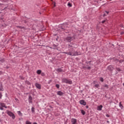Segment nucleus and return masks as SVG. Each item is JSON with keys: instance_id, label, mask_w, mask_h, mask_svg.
Instances as JSON below:
<instances>
[{"instance_id": "obj_1", "label": "nucleus", "mask_w": 124, "mask_h": 124, "mask_svg": "<svg viewBox=\"0 0 124 124\" xmlns=\"http://www.w3.org/2000/svg\"><path fill=\"white\" fill-rule=\"evenodd\" d=\"M68 48L69 49V51H69V52H63V54H67V55L68 56H72L73 57H75L76 56H78L79 55V53L77 51H73V49H74V47L73 46H72V44H70L69 45H68Z\"/></svg>"}, {"instance_id": "obj_2", "label": "nucleus", "mask_w": 124, "mask_h": 124, "mask_svg": "<svg viewBox=\"0 0 124 124\" xmlns=\"http://www.w3.org/2000/svg\"><path fill=\"white\" fill-rule=\"evenodd\" d=\"M62 83H66V84H69V85L72 84V80H68L66 78H63L62 79Z\"/></svg>"}, {"instance_id": "obj_3", "label": "nucleus", "mask_w": 124, "mask_h": 124, "mask_svg": "<svg viewBox=\"0 0 124 124\" xmlns=\"http://www.w3.org/2000/svg\"><path fill=\"white\" fill-rule=\"evenodd\" d=\"M7 115H8V116H9L10 117H11L13 120H15V118H16L15 114H14L13 112L9 110H7Z\"/></svg>"}, {"instance_id": "obj_4", "label": "nucleus", "mask_w": 124, "mask_h": 124, "mask_svg": "<svg viewBox=\"0 0 124 124\" xmlns=\"http://www.w3.org/2000/svg\"><path fill=\"white\" fill-rule=\"evenodd\" d=\"M66 28H67V24H64L62 26H61L60 28V31H65L66 30Z\"/></svg>"}, {"instance_id": "obj_5", "label": "nucleus", "mask_w": 124, "mask_h": 124, "mask_svg": "<svg viewBox=\"0 0 124 124\" xmlns=\"http://www.w3.org/2000/svg\"><path fill=\"white\" fill-rule=\"evenodd\" d=\"M73 37L71 36H67L66 38H65V40L67 41V42H71L72 41Z\"/></svg>"}, {"instance_id": "obj_6", "label": "nucleus", "mask_w": 124, "mask_h": 124, "mask_svg": "<svg viewBox=\"0 0 124 124\" xmlns=\"http://www.w3.org/2000/svg\"><path fill=\"white\" fill-rule=\"evenodd\" d=\"M3 107H5V104L0 103V110H3Z\"/></svg>"}, {"instance_id": "obj_7", "label": "nucleus", "mask_w": 124, "mask_h": 124, "mask_svg": "<svg viewBox=\"0 0 124 124\" xmlns=\"http://www.w3.org/2000/svg\"><path fill=\"white\" fill-rule=\"evenodd\" d=\"M35 86L37 89H38L39 90H41V85H40L39 83H36L35 84Z\"/></svg>"}, {"instance_id": "obj_8", "label": "nucleus", "mask_w": 124, "mask_h": 124, "mask_svg": "<svg viewBox=\"0 0 124 124\" xmlns=\"http://www.w3.org/2000/svg\"><path fill=\"white\" fill-rule=\"evenodd\" d=\"M79 103L80 104H81V105H83L84 106H86V105L87 104V103H86V102H85L84 100H80Z\"/></svg>"}, {"instance_id": "obj_9", "label": "nucleus", "mask_w": 124, "mask_h": 124, "mask_svg": "<svg viewBox=\"0 0 124 124\" xmlns=\"http://www.w3.org/2000/svg\"><path fill=\"white\" fill-rule=\"evenodd\" d=\"M72 124H77V120L76 119L72 118L71 119Z\"/></svg>"}, {"instance_id": "obj_10", "label": "nucleus", "mask_w": 124, "mask_h": 124, "mask_svg": "<svg viewBox=\"0 0 124 124\" xmlns=\"http://www.w3.org/2000/svg\"><path fill=\"white\" fill-rule=\"evenodd\" d=\"M28 101L29 103H32V97L31 95L29 96Z\"/></svg>"}, {"instance_id": "obj_11", "label": "nucleus", "mask_w": 124, "mask_h": 124, "mask_svg": "<svg viewBox=\"0 0 124 124\" xmlns=\"http://www.w3.org/2000/svg\"><path fill=\"white\" fill-rule=\"evenodd\" d=\"M4 89H3V86H2V82H0V91L3 92Z\"/></svg>"}, {"instance_id": "obj_12", "label": "nucleus", "mask_w": 124, "mask_h": 124, "mask_svg": "<svg viewBox=\"0 0 124 124\" xmlns=\"http://www.w3.org/2000/svg\"><path fill=\"white\" fill-rule=\"evenodd\" d=\"M113 69H114V68L111 65H109L108 67V70L109 71H113Z\"/></svg>"}, {"instance_id": "obj_13", "label": "nucleus", "mask_w": 124, "mask_h": 124, "mask_svg": "<svg viewBox=\"0 0 124 124\" xmlns=\"http://www.w3.org/2000/svg\"><path fill=\"white\" fill-rule=\"evenodd\" d=\"M102 107H103L102 105H100L99 106H97V110L98 111H101V110H102Z\"/></svg>"}, {"instance_id": "obj_14", "label": "nucleus", "mask_w": 124, "mask_h": 124, "mask_svg": "<svg viewBox=\"0 0 124 124\" xmlns=\"http://www.w3.org/2000/svg\"><path fill=\"white\" fill-rule=\"evenodd\" d=\"M56 71L58 72V73H60V72H64L63 70H62V68L57 69L56 70Z\"/></svg>"}, {"instance_id": "obj_15", "label": "nucleus", "mask_w": 124, "mask_h": 124, "mask_svg": "<svg viewBox=\"0 0 124 124\" xmlns=\"http://www.w3.org/2000/svg\"><path fill=\"white\" fill-rule=\"evenodd\" d=\"M57 94L60 96H62V95H63V93H62V91H58L57 92Z\"/></svg>"}, {"instance_id": "obj_16", "label": "nucleus", "mask_w": 124, "mask_h": 124, "mask_svg": "<svg viewBox=\"0 0 124 124\" xmlns=\"http://www.w3.org/2000/svg\"><path fill=\"white\" fill-rule=\"evenodd\" d=\"M119 106L120 107L121 109H124V106L122 104V102L119 103Z\"/></svg>"}, {"instance_id": "obj_17", "label": "nucleus", "mask_w": 124, "mask_h": 124, "mask_svg": "<svg viewBox=\"0 0 124 124\" xmlns=\"http://www.w3.org/2000/svg\"><path fill=\"white\" fill-rule=\"evenodd\" d=\"M106 14L104 13L103 15V17H105V16H107V15H108V14H109V12L108 11H106L105 12Z\"/></svg>"}, {"instance_id": "obj_18", "label": "nucleus", "mask_w": 124, "mask_h": 124, "mask_svg": "<svg viewBox=\"0 0 124 124\" xmlns=\"http://www.w3.org/2000/svg\"><path fill=\"white\" fill-rule=\"evenodd\" d=\"M17 114H18V115L20 116V117H22V116H23V113H22L21 112V111H17Z\"/></svg>"}, {"instance_id": "obj_19", "label": "nucleus", "mask_w": 124, "mask_h": 124, "mask_svg": "<svg viewBox=\"0 0 124 124\" xmlns=\"http://www.w3.org/2000/svg\"><path fill=\"white\" fill-rule=\"evenodd\" d=\"M41 72H42L41 70H38L36 72V73H37V74L40 75V74H41Z\"/></svg>"}, {"instance_id": "obj_20", "label": "nucleus", "mask_w": 124, "mask_h": 124, "mask_svg": "<svg viewBox=\"0 0 124 124\" xmlns=\"http://www.w3.org/2000/svg\"><path fill=\"white\" fill-rule=\"evenodd\" d=\"M80 111H81V114H82L83 115H85L86 112H85L84 110L81 109Z\"/></svg>"}, {"instance_id": "obj_21", "label": "nucleus", "mask_w": 124, "mask_h": 124, "mask_svg": "<svg viewBox=\"0 0 124 124\" xmlns=\"http://www.w3.org/2000/svg\"><path fill=\"white\" fill-rule=\"evenodd\" d=\"M52 46L53 47H52L53 49H55V48H57L58 47V46L55 45V44H53Z\"/></svg>"}, {"instance_id": "obj_22", "label": "nucleus", "mask_w": 124, "mask_h": 124, "mask_svg": "<svg viewBox=\"0 0 124 124\" xmlns=\"http://www.w3.org/2000/svg\"><path fill=\"white\" fill-rule=\"evenodd\" d=\"M104 88H106L107 89H109V86L107 84H105V85L103 86Z\"/></svg>"}, {"instance_id": "obj_23", "label": "nucleus", "mask_w": 124, "mask_h": 124, "mask_svg": "<svg viewBox=\"0 0 124 124\" xmlns=\"http://www.w3.org/2000/svg\"><path fill=\"white\" fill-rule=\"evenodd\" d=\"M31 110L32 113H35V110L34 108H32Z\"/></svg>"}, {"instance_id": "obj_24", "label": "nucleus", "mask_w": 124, "mask_h": 124, "mask_svg": "<svg viewBox=\"0 0 124 124\" xmlns=\"http://www.w3.org/2000/svg\"><path fill=\"white\" fill-rule=\"evenodd\" d=\"M26 84H27V85H31V82H30V81H29V80H26L25 81Z\"/></svg>"}, {"instance_id": "obj_25", "label": "nucleus", "mask_w": 124, "mask_h": 124, "mask_svg": "<svg viewBox=\"0 0 124 124\" xmlns=\"http://www.w3.org/2000/svg\"><path fill=\"white\" fill-rule=\"evenodd\" d=\"M16 28H19V29H21V30H22V29H25V27L21 26H16Z\"/></svg>"}, {"instance_id": "obj_26", "label": "nucleus", "mask_w": 124, "mask_h": 124, "mask_svg": "<svg viewBox=\"0 0 124 124\" xmlns=\"http://www.w3.org/2000/svg\"><path fill=\"white\" fill-rule=\"evenodd\" d=\"M116 70L117 71H122V70L120 68H116Z\"/></svg>"}, {"instance_id": "obj_27", "label": "nucleus", "mask_w": 124, "mask_h": 124, "mask_svg": "<svg viewBox=\"0 0 124 124\" xmlns=\"http://www.w3.org/2000/svg\"><path fill=\"white\" fill-rule=\"evenodd\" d=\"M67 5H68V6H69V7H71L72 6V5L70 3H68L67 4Z\"/></svg>"}, {"instance_id": "obj_28", "label": "nucleus", "mask_w": 124, "mask_h": 124, "mask_svg": "<svg viewBox=\"0 0 124 124\" xmlns=\"http://www.w3.org/2000/svg\"><path fill=\"white\" fill-rule=\"evenodd\" d=\"M100 81H101V82H103L104 81L103 78H100Z\"/></svg>"}, {"instance_id": "obj_29", "label": "nucleus", "mask_w": 124, "mask_h": 124, "mask_svg": "<svg viewBox=\"0 0 124 124\" xmlns=\"http://www.w3.org/2000/svg\"><path fill=\"white\" fill-rule=\"evenodd\" d=\"M26 124H31V122L27 121L26 122Z\"/></svg>"}, {"instance_id": "obj_30", "label": "nucleus", "mask_w": 124, "mask_h": 124, "mask_svg": "<svg viewBox=\"0 0 124 124\" xmlns=\"http://www.w3.org/2000/svg\"><path fill=\"white\" fill-rule=\"evenodd\" d=\"M41 76H43V77H44V76H45V73L41 72Z\"/></svg>"}, {"instance_id": "obj_31", "label": "nucleus", "mask_w": 124, "mask_h": 124, "mask_svg": "<svg viewBox=\"0 0 124 124\" xmlns=\"http://www.w3.org/2000/svg\"><path fill=\"white\" fill-rule=\"evenodd\" d=\"M94 87L95 88H98V87H99V84H95L94 85Z\"/></svg>"}, {"instance_id": "obj_32", "label": "nucleus", "mask_w": 124, "mask_h": 124, "mask_svg": "<svg viewBox=\"0 0 124 124\" xmlns=\"http://www.w3.org/2000/svg\"><path fill=\"white\" fill-rule=\"evenodd\" d=\"M55 87H56V88H57V89H60V85H59V84H56L55 85Z\"/></svg>"}, {"instance_id": "obj_33", "label": "nucleus", "mask_w": 124, "mask_h": 124, "mask_svg": "<svg viewBox=\"0 0 124 124\" xmlns=\"http://www.w3.org/2000/svg\"><path fill=\"white\" fill-rule=\"evenodd\" d=\"M1 97H2V94L1 92L0 93V99H1Z\"/></svg>"}, {"instance_id": "obj_34", "label": "nucleus", "mask_w": 124, "mask_h": 124, "mask_svg": "<svg viewBox=\"0 0 124 124\" xmlns=\"http://www.w3.org/2000/svg\"><path fill=\"white\" fill-rule=\"evenodd\" d=\"M0 62H4V59H1L0 60Z\"/></svg>"}, {"instance_id": "obj_35", "label": "nucleus", "mask_w": 124, "mask_h": 124, "mask_svg": "<svg viewBox=\"0 0 124 124\" xmlns=\"http://www.w3.org/2000/svg\"><path fill=\"white\" fill-rule=\"evenodd\" d=\"M86 69H88V70H90L91 69V66L87 67Z\"/></svg>"}, {"instance_id": "obj_36", "label": "nucleus", "mask_w": 124, "mask_h": 124, "mask_svg": "<svg viewBox=\"0 0 124 124\" xmlns=\"http://www.w3.org/2000/svg\"><path fill=\"white\" fill-rule=\"evenodd\" d=\"M106 22V20H103V21H102V24H104V23H105Z\"/></svg>"}, {"instance_id": "obj_37", "label": "nucleus", "mask_w": 124, "mask_h": 124, "mask_svg": "<svg viewBox=\"0 0 124 124\" xmlns=\"http://www.w3.org/2000/svg\"><path fill=\"white\" fill-rule=\"evenodd\" d=\"M120 27L122 28V29H123V28L124 29V25H123V24H121Z\"/></svg>"}, {"instance_id": "obj_38", "label": "nucleus", "mask_w": 124, "mask_h": 124, "mask_svg": "<svg viewBox=\"0 0 124 124\" xmlns=\"http://www.w3.org/2000/svg\"><path fill=\"white\" fill-rule=\"evenodd\" d=\"M124 62L123 60L119 61V62H120V63H122V62Z\"/></svg>"}, {"instance_id": "obj_39", "label": "nucleus", "mask_w": 124, "mask_h": 124, "mask_svg": "<svg viewBox=\"0 0 124 124\" xmlns=\"http://www.w3.org/2000/svg\"><path fill=\"white\" fill-rule=\"evenodd\" d=\"M106 117H107L108 118H109V117H110V115H109V114H107Z\"/></svg>"}, {"instance_id": "obj_40", "label": "nucleus", "mask_w": 124, "mask_h": 124, "mask_svg": "<svg viewBox=\"0 0 124 124\" xmlns=\"http://www.w3.org/2000/svg\"><path fill=\"white\" fill-rule=\"evenodd\" d=\"M82 68H84V69H87V67L86 66H83Z\"/></svg>"}, {"instance_id": "obj_41", "label": "nucleus", "mask_w": 124, "mask_h": 124, "mask_svg": "<svg viewBox=\"0 0 124 124\" xmlns=\"http://www.w3.org/2000/svg\"><path fill=\"white\" fill-rule=\"evenodd\" d=\"M54 7H56V2H54Z\"/></svg>"}, {"instance_id": "obj_42", "label": "nucleus", "mask_w": 124, "mask_h": 124, "mask_svg": "<svg viewBox=\"0 0 124 124\" xmlns=\"http://www.w3.org/2000/svg\"><path fill=\"white\" fill-rule=\"evenodd\" d=\"M121 35L124 34V32H121Z\"/></svg>"}, {"instance_id": "obj_43", "label": "nucleus", "mask_w": 124, "mask_h": 124, "mask_svg": "<svg viewBox=\"0 0 124 124\" xmlns=\"http://www.w3.org/2000/svg\"><path fill=\"white\" fill-rule=\"evenodd\" d=\"M15 99H16V101H19V100L17 98H16Z\"/></svg>"}, {"instance_id": "obj_44", "label": "nucleus", "mask_w": 124, "mask_h": 124, "mask_svg": "<svg viewBox=\"0 0 124 124\" xmlns=\"http://www.w3.org/2000/svg\"><path fill=\"white\" fill-rule=\"evenodd\" d=\"M1 74H2V72L0 71V75H1Z\"/></svg>"}, {"instance_id": "obj_45", "label": "nucleus", "mask_w": 124, "mask_h": 124, "mask_svg": "<svg viewBox=\"0 0 124 124\" xmlns=\"http://www.w3.org/2000/svg\"><path fill=\"white\" fill-rule=\"evenodd\" d=\"M86 109H88V108H89V106H86Z\"/></svg>"}, {"instance_id": "obj_46", "label": "nucleus", "mask_w": 124, "mask_h": 124, "mask_svg": "<svg viewBox=\"0 0 124 124\" xmlns=\"http://www.w3.org/2000/svg\"><path fill=\"white\" fill-rule=\"evenodd\" d=\"M4 108H5L6 109L7 108V107L5 106V107H4Z\"/></svg>"}, {"instance_id": "obj_47", "label": "nucleus", "mask_w": 124, "mask_h": 124, "mask_svg": "<svg viewBox=\"0 0 124 124\" xmlns=\"http://www.w3.org/2000/svg\"><path fill=\"white\" fill-rule=\"evenodd\" d=\"M91 62H92V61L88 62V63H91Z\"/></svg>"}, {"instance_id": "obj_48", "label": "nucleus", "mask_w": 124, "mask_h": 124, "mask_svg": "<svg viewBox=\"0 0 124 124\" xmlns=\"http://www.w3.org/2000/svg\"><path fill=\"white\" fill-rule=\"evenodd\" d=\"M33 124H37L36 122H34Z\"/></svg>"}, {"instance_id": "obj_49", "label": "nucleus", "mask_w": 124, "mask_h": 124, "mask_svg": "<svg viewBox=\"0 0 124 124\" xmlns=\"http://www.w3.org/2000/svg\"><path fill=\"white\" fill-rule=\"evenodd\" d=\"M49 48H50V49H53V47H49Z\"/></svg>"}, {"instance_id": "obj_50", "label": "nucleus", "mask_w": 124, "mask_h": 124, "mask_svg": "<svg viewBox=\"0 0 124 124\" xmlns=\"http://www.w3.org/2000/svg\"><path fill=\"white\" fill-rule=\"evenodd\" d=\"M107 122L108 123H109V121H107Z\"/></svg>"}, {"instance_id": "obj_51", "label": "nucleus", "mask_w": 124, "mask_h": 124, "mask_svg": "<svg viewBox=\"0 0 124 124\" xmlns=\"http://www.w3.org/2000/svg\"><path fill=\"white\" fill-rule=\"evenodd\" d=\"M123 85L124 86V83H123Z\"/></svg>"}, {"instance_id": "obj_52", "label": "nucleus", "mask_w": 124, "mask_h": 124, "mask_svg": "<svg viewBox=\"0 0 124 124\" xmlns=\"http://www.w3.org/2000/svg\"><path fill=\"white\" fill-rule=\"evenodd\" d=\"M4 113V112H2V114H3Z\"/></svg>"}]
</instances>
